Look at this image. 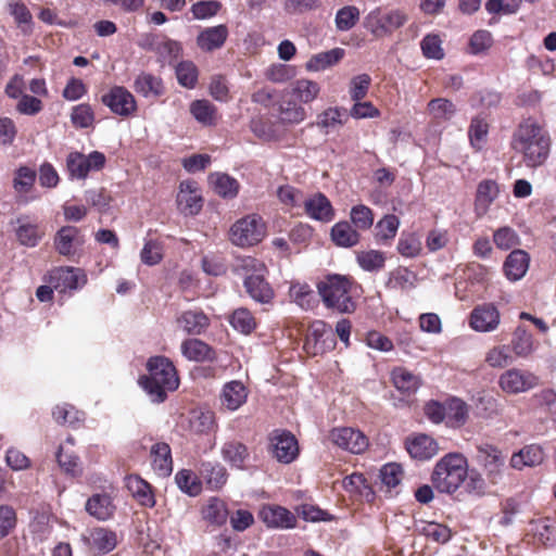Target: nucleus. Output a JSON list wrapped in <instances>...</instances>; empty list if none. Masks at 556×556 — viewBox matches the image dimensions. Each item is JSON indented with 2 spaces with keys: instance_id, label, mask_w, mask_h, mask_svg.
Segmentation results:
<instances>
[{
  "instance_id": "7",
  "label": "nucleus",
  "mask_w": 556,
  "mask_h": 556,
  "mask_svg": "<svg viewBox=\"0 0 556 556\" xmlns=\"http://www.w3.org/2000/svg\"><path fill=\"white\" fill-rule=\"evenodd\" d=\"M54 290L59 292L73 291L81 288L87 282L84 270L75 267H56L49 271L46 278Z\"/></svg>"
},
{
  "instance_id": "18",
  "label": "nucleus",
  "mask_w": 556,
  "mask_h": 556,
  "mask_svg": "<svg viewBox=\"0 0 556 556\" xmlns=\"http://www.w3.org/2000/svg\"><path fill=\"white\" fill-rule=\"evenodd\" d=\"M258 516L268 528L292 529L296 525V517L279 505H264Z\"/></svg>"
},
{
  "instance_id": "62",
  "label": "nucleus",
  "mask_w": 556,
  "mask_h": 556,
  "mask_svg": "<svg viewBox=\"0 0 556 556\" xmlns=\"http://www.w3.org/2000/svg\"><path fill=\"white\" fill-rule=\"evenodd\" d=\"M290 296L294 302L304 309L312 307L314 303V292L307 285H292L290 288Z\"/></svg>"
},
{
  "instance_id": "36",
  "label": "nucleus",
  "mask_w": 556,
  "mask_h": 556,
  "mask_svg": "<svg viewBox=\"0 0 556 556\" xmlns=\"http://www.w3.org/2000/svg\"><path fill=\"white\" fill-rule=\"evenodd\" d=\"M189 110L194 119L203 126H213L217 123V109L208 100H194Z\"/></svg>"
},
{
  "instance_id": "25",
  "label": "nucleus",
  "mask_w": 556,
  "mask_h": 556,
  "mask_svg": "<svg viewBox=\"0 0 556 556\" xmlns=\"http://www.w3.org/2000/svg\"><path fill=\"white\" fill-rule=\"evenodd\" d=\"M278 117L282 124H300L306 118V111L290 93L285 92L278 103Z\"/></svg>"
},
{
  "instance_id": "38",
  "label": "nucleus",
  "mask_w": 556,
  "mask_h": 556,
  "mask_svg": "<svg viewBox=\"0 0 556 556\" xmlns=\"http://www.w3.org/2000/svg\"><path fill=\"white\" fill-rule=\"evenodd\" d=\"M344 56V50L341 48H334L329 51L314 54L306 63V68L312 72L324 71L339 61Z\"/></svg>"
},
{
  "instance_id": "20",
  "label": "nucleus",
  "mask_w": 556,
  "mask_h": 556,
  "mask_svg": "<svg viewBox=\"0 0 556 556\" xmlns=\"http://www.w3.org/2000/svg\"><path fill=\"white\" fill-rule=\"evenodd\" d=\"M405 448L412 458L418 460H428L439 452L435 440L424 433L413 434L406 438Z\"/></svg>"
},
{
  "instance_id": "35",
  "label": "nucleus",
  "mask_w": 556,
  "mask_h": 556,
  "mask_svg": "<svg viewBox=\"0 0 556 556\" xmlns=\"http://www.w3.org/2000/svg\"><path fill=\"white\" fill-rule=\"evenodd\" d=\"M469 417L468 405L458 397H452L446 401V425L452 428L463 427Z\"/></svg>"
},
{
  "instance_id": "13",
  "label": "nucleus",
  "mask_w": 556,
  "mask_h": 556,
  "mask_svg": "<svg viewBox=\"0 0 556 556\" xmlns=\"http://www.w3.org/2000/svg\"><path fill=\"white\" fill-rule=\"evenodd\" d=\"M273 456L283 464L292 463L299 455L295 437L289 431L276 430L270 437Z\"/></svg>"
},
{
  "instance_id": "23",
  "label": "nucleus",
  "mask_w": 556,
  "mask_h": 556,
  "mask_svg": "<svg viewBox=\"0 0 556 556\" xmlns=\"http://www.w3.org/2000/svg\"><path fill=\"white\" fill-rule=\"evenodd\" d=\"M89 549L97 554H106L116 546V534L104 528H94L83 536Z\"/></svg>"
},
{
  "instance_id": "63",
  "label": "nucleus",
  "mask_w": 556,
  "mask_h": 556,
  "mask_svg": "<svg viewBox=\"0 0 556 556\" xmlns=\"http://www.w3.org/2000/svg\"><path fill=\"white\" fill-rule=\"evenodd\" d=\"M178 83L186 88H193L198 79L197 67L190 62H181L176 67Z\"/></svg>"
},
{
  "instance_id": "44",
  "label": "nucleus",
  "mask_w": 556,
  "mask_h": 556,
  "mask_svg": "<svg viewBox=\"0 0 556 556\" xmlns=\"http://www.w3.org/2000/svg\"><path fill=\"white\" fill-rule=\"evenodd\" d=\"M126 485L132 496L136 497L140 504L150 507L154 505L151 486L140 477L129 476L126 480Z\"/></svg>"
},
{
  "instance_id": "5",
  "label": "nucleus",
  "mask_w": 556,
  "mask_h": 556,
  "mask_svg": "<svg viewBox=\"0 0 556 556\" xmlns=\"http://www.w3.org/2000/svg\"><path fill=\"white\" fill-rule=\"evenodd\" d=\"M266 236V226L256 214L238 219L229 229V240L240 248H249L260 243Z\"/></svg>"
},
{
  "instance_id": "60",
  "label": "nucleus",
  "mask_w": 556,
  "mask_h": 556,
  "mask_svg": "<svg viewBox=\"0 0 556 556\" xmlns=\"http://www.w3.org/2000/svg\"><path fill=\"white\" fill-rule=\"evenodd\" d=\"M71 119L76 127L87 128L93 124L94 114L89 104L83 103L73 108Z\"/></svg>"
},
{
  "instance_id": "4",
  "label": "nucleus",
  "mask_w": 556,
  "mask_h": 556,
  "mask_svg": "<svg viewBox=\"0 0 556 556\" xmlns=\"http://www.w3.org/2000/svg\"><path fill=\"white\" fill-rule=\"evenodd\" d=\"M468 476V463L460 453H448L434 466L431 481L441 493H454Z\"/></svg>"
},
{
  "instance_id": "43",
  "label": "nucleus",
  "mask_w": 556,
  "mask_h": 556,
  "mask_svg": "<svg viewBox=\"0 0 556 556\" xmlns=\"http://www.w3.org/2000/svg\"><path fill=\"white\" fill-rule=\"evenodd\" d=\"M203 518L212 525L222 526L226 522L228 510L224 501L212 497L202 508Z\"/></svg>"
},
{
  "instance_id": "11",
  "label": "nucleus",
  "mask_w": 556,
  "mask_h": 556,
  "mask_svg": "<svg viewBox=\"0 0 556 556\" xmlns=\"http://www.w3.org/2000/svg\"><path fill=\"white\" fill-rule=\"evenodd\" d=\"M407 15L401 10L375 11L366 18L367 27L374 33H394L407 22Z\"/></svg>"
},
{
  "instance_id": "39",
  "label": "nucleus",
  "mask_w": 556,
  "mask_h": 556,
  "mask_svg": "<svg viewBox=\"0 0 556 556\" xmlns=\"http://www.w3.org/2000/svg\"><path fill=\"white\" fill-rule=\"evenodd\" d=\"M331 239L339 247L350 248L359 242V233L348 222H339L331 228Z\"/></svg>"
},
{
  "instance_id": "14",
  "label": "nucleus",
  "mask_w": 556,
  "mask_h": 556,
  "mask_svg": "<svg viewBox=\"0 0 556 556\" xmlns=\"http://www.w3.org/2000/svg\"><path fill=\"white\" fill-rule=\"evenodd\" d=\"M477 459L484 467L488 478L496 483L502 476L505 457L494 445L484 443L477 446Z\"/></svg>"
},
{
  "instance_id": "47",
  "label": "nucleus",
  "mask_w": 556,
  "mask_h": 556,
  "mask_svg": "<svg viewBox=\"0 0 556 556\" xmlns=\"http://www.w3.org/2000/svg\"><path fill=\"white\" fill-rule=\"evenodd\" d=\"M356 261L366 271H379L384 267L386 255L378 250L361 251L356 255Z\"/></svg>"
},
{
  "instance_id": "1",
  "label": "nucleus",
  "mask_w": 556,
  "mask_h": 556,
  "mask_svg": "<svg viewBox=\"0 0 556 556\" xmlns=\"http://www.w3.org/2000/svg\"><path fill=\"white\" fill-rule=\"evenodd\" d=\"M511 148L522 156L527 167L542 166L551 152L547 130L533 118L521 122L513 134Z\"/></svg>"
},
{
  "instance_id": "45",
  "label": "nucleus",
  "mask_w": 556,
  "mask_h": 556,
  "mask_svg": "<svg viewBox=\"0 0 556 556\" xmlns=\"http://www.w3.org/2000/svg\"><path fill=\"white\" fill-rule=\"evenodd\" d=\"M391 376L394 387L403 393L410 394L419 388V378L404 367L394 368Z\"/></svg>"
},
{
  "instance_id": "54",
  "label": "nucleus",
  "mask_w": 556,
  "mask_h": 556,
  "mask_svg": "<svg viewBox=\"0 0 556 556\" xmlns=\"http://www.w3.org/2000/svg\"><path fill=\"white\" fill-rule=\"evenodd\" d=\"M140 260L144 265L154 266L163 260V244L159 240H147L141 252Z\"/></svg>"
},
{
  "instance_id": "15",
  "label": "nucleus",
  "mask_w": 556,
  "mask_h": 556,
  "mask_svg": "<svg viewBox=\"0 0 556 556\" xmlns=\"http://www.w3.org/2000/svg\"><path fill=\"white\" fill-rule=\"evenodd\" d=\"M54 248L63 256L76 254L85 243V238L75 226H63L54 236Z\"/></svg>"
},
{
  "instance_id": "12",
  "label": "nucleus",
  "mask_w": 556,
  "mask_h": 556,
  "mask_svg": "<svg viewBox=\"0 0 556 556\" xmlns=\"http://www.w3.org/2000/svg\"><path fill=\"white\" fill-rule=\"evenodd\" d=\"M329 439L340 448L353 454H361L368 447L367 437L362 431L350 427L332 429Z\"/></svg>"
},
{
  "instance_id": "19",
  "label": "nucleus",
  "mask_w": 556,
  "mask_h": 556,
  "mask_svg": "<svg viewBox=\"0 0 556 556\" xmlns=\"http://www.w3.org/2000/svg\"><path fill=\"white\" fill-rule=\"evenodd\" d=\"M306 215L321 223H330L336 215L329 199L321 192H316L303 201Z\"/></svg>"
},
{
  "instance_id": "31",
  "label": "nucleus",
  "mask_w": 556,
  "mask_h": 556,
  "mask_svg": "<svg viewBox=\"0 0 556 556\" xmlns=\"http://www.w3.org/2000/svg\"><path fill=\"white\" fill-rule=\"evenodd\" d=\"M244 287L249 295L257 302L268 303L274 296L273 289L264 279V273L245 277Z\"/></svg>"
},
{
  "instance_id": "52",
  "label": "nucleus",
  "mask_w": 556,
  "mask_h": 556,
  "mask_svg": "<svg viewBox=\"0 0 556 556\" xmlns=\"http://www.w3.org/2000/svg\"><path fill=\"white\" fill-rule=\"evenodd\" d=\"M489 132V125L484 121V118H481L479 116L473 117L470 122L469 129H468V136L471 146L476 150H480L486 139Z\"/></svg>"
},
{
  "instance_id": "28",
  "label": "nucleus",
  "mask_w": 556,
  "mask_h": 556,
  "mask_svg": "<svg viewBox=\"0 0 556 556\" xmlns=\"http://www.w3.org/2000/svg\"><path fill=\"white\" fill-rule=\"evenodd\" d=\"M500 194V186L495 180L484 179L478 184L475 207L479 215L488 212L491 204L497 199Z\"/></svg>"
},
{
  "instance_id": "56",
  "label": "nucleus",
  "mask_w": 556,
  "mask_h": 556,
  "mask_svg": "<svg viewBox=\"0 0 556 556\" xmlns=\"http://www.w3.org/2000/svg\"><path fill=\"white\" fill-rule=\"evenodd\" d=\"M178 488L188 493L189 495H198L201 492V483L198 481L197 476L187 469H181L175 477Z\"/></svg>"
},
{
  "instance_id": "33",
  "label": "nucleus",
  "mask_w": 556,
  "mask_h": 556,
  "mask_svg": "<svg viewBox=\"0 0 556 556\" xmlns=\"http://www.w3.org/2000/svg\"><path fill=\"white\" fill-rule=\"evenodd\" d=\"M544 459V452L536 444L527 445L510 458L513 468L521 470L523 467H534L540 465Z\"/></svg>"
},
{
  "instance_id": "16",
  "label": "nucleus",
  "mask_w": 556,
  "mask_h": 556,
  "mask_svg": "<svg viewBox=\"0 0 556 556\" xmlns=\"http://www.w3.org/2000/svg\"><path fill=\"white\" fill-rule=\"evenodd\" d=\"M203 205V199L197 182L192 180L181 181L177 194V206L184 215H197Z\"/></svg>"
},
{
  "instance_id": "8",
  "label": "nucleus",
  "mask_w": 556,
  "mask_h": 556,
  "mask_svg": "<svg viewBox=\"0 0 556 556\" xmlns=\"http://www.w3.org/2000/svg\"><path fill=\"white\" fill-rule=\"evenodd\" d=\"M101 100L112 113L122 117H129L137 111V101L134 94L123 86L112 87L102 96Z\"/></svg>"
},
{
  "instance_id": "32",
  "label": "nucleus",
  "mask_w": 556,
  "mask_h": 556,
  "mask_svg": "<svg viewBox=\"0 0 556 556\" xmlns=\"http://www.w3.org/2000/svg\"><path fill=\"white\" fill-rule=\"evenodd\" d=\"M178 326L188 334H201L210 325L208 317L202 311H186L177 317Z\"/></svg>"
},
{
  "instance_id": "10",
  "label": "nucleus",
  "mask_w": 556,
  "mask_h": 556,
  "mask_svg": "<svg viewBox=\"0 0 556 556\" xmlns=\"http://www.w3.org/2000/svg\"><path fill=\"white\" fill-rule=\"evenodd\" d=\"M333 345L334 337L331 327L323 320H315L312 323L307 330L304 343V348L307 353L317 355L333 348Z\"/></svg>"
},
{
  "instance_id": "50",
  "label": "nucleus",
  "mask_w": 556,
  "mask_h": 556,
  "mask_svg": "<svg viewBox=\"0 0 556 556\" xmlns=\"http://www.w3.org/2000/svg\"><path fill=\"white\" fill-rule=\"evenodd\" d=\"M534 536L544 545L556 543V521L544 518L535 521L532 528Z\"/></svg>"
},
{
  "instance_id": "40",
  "label": "nucleus",
  "mask_w": 556,
  "mask_h": 556,
  "mask_svg": "<svg viewBox=\"0 0 556 556\" xmlns=\"http://www.w3.org/2000/svg\"><path fill=\"white\" fill-rule=\"evenodd\" d=\"M200 472L212 490L220 489L228 479L227 469L218 463H203Z\"/></svg>"
},
{
  "instance_id": "21",
  "label": "nucleus",
  "mask_w": 556,
  "mask_h": 556,
  "mask_svg": "<svg viewBox=\"0 0 556 556\" xmlns=\"http://www.w3.org/2000/svg\"><path fill=\"white\" fill-rule=\"evenodd\" d=\"M220 455L225 463L231 468L243 470L250 460V452L248 446L238 440L226 441L220 448Z\"/></svg>"
},
{
  "instance_id": "29",
  "label": "nucleus",
  "mask_w": 556,
  "mask_h": 556,
  "mask_svg": "<svg viewBox=\"0 0 556 556\" xmlns=\"http://www.w3.org/2000/svg\"><path fill=\"white\" fill-rule=\"evenodd\" d=\"M247 397L248 391L244 384L240 381L233 380L224 386L220 401L222 405L227 409L236 410L245 403Z\"/></svg>"
},
{
  "instance_id": "51",
  "label": "nucleus",
  "mask_w": 556,
  "mask_h": 556,
  "mask_svg": "<svg viewBox=\"0 0 556 556\" xmlns=\"http://www.w3.org/2000/svg\"><path fill=\"white\" fill-rule=\"evenodd\" d=\"M484 361L492 368H504L514 362V357L509 354L508 346L503 344L491 348Z\"/></svg>"
},
{
  "instance_id": "61",
  "label": "nucleus",
  "mask_w": 556,
  "mask_h": 556,
  "mask_svg": "<svg viewBox=\"0 0 556 556\" xmlns=\"http://www.w3.org/2000/svg\"><path fill=\"white\" fill-rule=\"evenodd\" d=\"M16 236L22 244L35 247L40 240L42 232L37 225L25 223L17 228Z\"/></svg>"
},
{
  "instance_id": "17",
  "label": "nucleus",
  "mask_w": 556,
  "mask_h": 556,
  "mask_svg": "<svg viewBox=\"0 0 556 556\" xmlns=\"http://www.w3.org/2000/svg\"><path fill=\"white\" fill-rule=\"evenodd\" d=\"M501 321L498 309L491 303L478 305L470 313L469 325L479 332L495 330Z\"/></svg>"
},
{
  "instance_id": "42",
  "label": "nucleus",
  "mask_w": 556,
  "mask_h": 556,
  "mask_svg": "<svg viewBox=\"0 0 556 556\" xmlns=\"http://www.w3.org/2000/svg\"><path fill=\"white\" fill-rule=\"evenodd\" d=\"M319 91L320 87L316 81L298 79L293 83L289 93L302 103H311L318 97Z\"/></svg>"
},
{
  "instance_id": "9",
  "label": "nucleus",
  "mask_w": 556,
  "mask_h": 556,
  "mask_svg": "<svg viewBox=\"0 0 556 556\" xmlns=\"http://www.w3.org/2000/svg\"><path fill=\"white\" fill-rule=\"evenodd\" d=\"M105 164V156L103 153L93 151L88 155L79 152H72L66 160L67 169L71 177L77 179H85L90 170H99Z\"/></svg>"
},
{
  "instance_id": "48",
  "label": "nucleus",
  "mask_w": 556,
  "mask_h": 556,
  "mask_svg": "<svg viewBox=\"0 0 556 556\" xmlns=\"http://www.w3.org/2000/svg\"><path fill=\"white\" fill-rule=\"evenodd\" d=\"M428 111L432 118L440 123L450 121L454 116L456 108L452 101L438 98L428 103Z\"/></svg>"
},
{
  "instance_id": "24",
  "label": "nucleus",
  "mask_w": 556,
  "mask_h": 556,
  "mask_svg": "<svg viewBox=\"0 0 556 556\" xmlns=\"http://www.w3.org/2000/svg\"><path fill=\"white\" fill-rule=\"evenodd\" d=\"M132 88L146 99H156L165 92L162 78L147 72H141L135 77Z\"/></svg>"
},
{
  "instance_id": "26",
  "label": "nucleus",
  "mask_w": 556,
  "mask_h": 556,
  "mask_svg": "<svg viewBox=\"0 0 556 556\" xmlns=\"http://www.w3.org/2000/svg\"><path fill=\"white\" fill-rule=\"evenodd\" d=\"M85 508L90 516L100 521L111 519L116 509L111 495L108 493L93 494L87 500Z\"/></svg>"
},
{
  "instance_id": "27",
  "label": "nucleus",
  "mask_w": 556,
  "mask_h": 556,
  "mask_svg": "<svg viewBox=\"0 0 556 556\" xmlns=\"http://www.w3.org/2000/svg\"><path fill=\"white\" fill-rule=\"evenodd\" d=\"M151 465L160 477H167L173 471L172 451L167 443L157 442L150 451Z\"/></svg>"
},
{
  "instance_id": "34",
  "label": "nucleus",
  "mask_w": 556,
  "mask_h": 556,
  "mask_svg": "<svg viewBox=\"0 0 556 556\" xmlns=\"http://www.w3.org/2000/svg\"><path fill=\"white\" fill-rule=\"evenodd\" d=\"M208 181L213 187L214 192L224 199H233L239 193L240 184L228 174H211Z\"/></svg>"
},
{
  "instance_id": "59",
  "label": "nucleus",
  "mask_w": 556,
  "mask_h": 556,
  "mask_svg": "<svg viewBox=\"0 0 556 556\" xmlns=\"http://www.w3.org/2000/svg\"><path fill=\"white\" fill-rule=\"evenodd\" d=\"M371 84V78L368 74H361L352 78L350 81L349 93L351 99L355 101L363 100L367 93L369 86Z\"/></svg>"
},
{
  "instance_id": "30",
  "label": "nucleus",
  "mask_w": 556,
  "mask_h": 556,
  "mask_svg": "<svg viewBox=\"0 0 556 556\" xmlns=\"http://www.w3.org/2000/svg\"><path fill=\"white\" fill-rule=\"evenodd\" d=\"M529 262V255L525 251L515 250L510 252L504 263L506 277L511 281L521 279L528 270Z\"/></svg>"
},
{
  "instance_id": "49",
  "label": "nucleus",
  "mask_w": 556,
  "mask_h": 556,
  "mask_svg": "<svg viewBox=\"0 0 556 556\" xmlns=\"http://www.w3.org/2000/svg\"><path fill=\"white\" fill-rule=\"evenodd\" d=\"M36 170L28 166H21L14 173L13 189L17 194L28 193L36 181Z\"/></svg>"
},
{
  "instance_id": "6",
  "label": "nucleus",
  "mask_w": 556,
  "mask_h": 556,
  "mask_svg": "<svg viewBox=\"0 0 556 556\" xmlns=\"http://www.w3.org/2000/svg\"><path fill=\"white\" fill-rule=\"evenodd\" d=\"M539 384L540 379L535 374L520 368L507 369L498 378L500 388L508 394L525 393Z\"/></svg>"
},
{
  "instance_id": "64",
  "label": "nucleus",
  "mask_w": 556,
  "mask_h": 556,
  "mask_svg": "<svg viewBox=\"0 0 556 556\" xmlns=\"http://www.w3.org/2000/svg\"><path fill=\"white\" fill-rule=\"evenodd\" d=\"M343 117H345L344 112L337 108H330L319 116L318 125L327 129V131L333 130L342 126L344 123Z\"/></svg>"
},
{
  "instance_id": "41",
  "label": "nucleus",
  "mask_w": 556,
  "mask_h": 556,
  "mask_svg": "<svg viewBox=\"0 0 556 556\" xmlns=\"http://www.w3.org/2000/svg\"><path fill=\"white\" fill-rule=\"evenodd\" d=\"M189 426L197 434H207L216 429L215 414L212 410H193Z\"/></svg>"
},
{
  "instance_id": "22",
  "label": "nucleus",
  "mask_w": 556,
  "mask_h": 556,
  "mask_svg": "<svg viewBox=\"0 0 556 556\" xmlns=\"http://www.w3.org/2000/svg\"><path fill=\"white\" fill-rule=\"evenodd\" d=\"M180 351L184 357L190 362L212 363L216 359L215 350L204 341L195 338L184 340L180 345Z\"/></svg>"
},
{
  "instance_id": "46",
  "label": "nucleus",
  "mask_w": 556,
  "mask_h": 556,
  "mask_svg": "<svg viewBox=\"0 0 556 556\" xmlns=\"http://www.w3.org/2000/svg\"><path fill=\"white\" fill-rule=\"evenodd\" d=\"M400 227L399 218L389 214L381 218L376 225V240L378 243L388 244L396 236Z\"/></svg>"
},
{
  "instance_id": "37",
  "label": "nucleus",
  "mask_w": 556,
  "mask_h": 556,
  "mask_svg": "<svg viewBox=\"0 0 556 556\" xmlns=\"http://www.w3.org/2000/svg\"><path fill=\"white\" fill-rule=\"evenodd\" d=\"M510 348L517 357L526 358L530 356L534 351L532 334L523 327H517L513 333Z\"/></svg>"
},
{
  "instance_id": "3",
  "label": "nucleus",
  "mask_w": 556,
  "mask_h": 556,
  "mask_svg": "<svg viewBox=\"0 0 556 556\" xmlns=\"http://www.w3.org/2000/svg\"><path fill=\"white\" fill-rule=\"evenodd\" d=\"M355 282L352 278L341 275H328L318 282V293L324 304L341 314L353 313L356 303L352 298Z\"/></svg>"
},
{
  "instance_id": "57",
  "label": "nucleus",
  "mask_w": 556,
  "mask_h": 556,
  "mask_svg": "<svg viewBox=\"0 0 556 556\" xmlns=\"http://www.w3.org/2000/svg\"><path fill=\"white\" fill-rule=\"evenodd\" d=\"M397 251L404 257H416L421 252V242L414 233H403L397 242Z\"/></svg>"
},
{
  "instance_id": "55",
  "label": "nucleus",
  "mask_w": 556,
  "mask_h": 556,
  "mask_svg": "<svg viewBox=\"0 0 556 556\" xmlns=\"http://www.w3.org/2000/svg\"><path fill=\"white\" fill-rule=\"evenodd\" d=\"M350 216L353 225L358 230H367L374 224V213L371 208L364 204L353 206Z\"/></svg>"
},
{
  "instance_id": "58",
  "label": "nucleus",
  "mask_w": 556,
  "mask_h": 556,
  "mask_svg": "<svg viewBox=\"0 0 556 556\" xmlns=\"http://www.w3.org/2000/svg\"><path fill=\"white\" fill-rule=\"evenodd\" d=\"M222 7V2L217 0H202L191 5V12L194 18L205 20L215 16Z\"/></svg>"
},
{
  "instance_id": "2",
  "label": "nucleus",
  "mask_w": 556,
  "mask_h": 556,
  "mask_svg": "<svg viewBox=\"0 0 556 556\" xmlns=\"http://www.w3.org/2000/svg\"><path fill=\"white\" fill-rule=\"evenodd\" d=\"M149 375L140 379V384L156 403L164 402L167 392L179 386L174 364L165 356H153L147 363Z\"/></svg>"
},
{
  "instance_id": "53",
  "label": "nucleus",
  "mask_w": 556,
  "mask_h": 556,
  "mask_svg": "<svg viewBox=\"0 0 556 556\" xmlns=\"http://www.w3.org/2000/svg\"><path fill=\"white\" fill-rule=\"evenodd\" d=\"M229 323L236 330L244 334L251 333L256 327L254 317L247 308L236 309L231 314Z\"/></svg>"
}]
</instances>
